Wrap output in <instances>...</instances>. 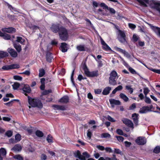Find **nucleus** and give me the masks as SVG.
Segmentation results:
<instances>
[{"label":"nucleus","instance_id":"423d86ee","mask_svg":"<svg viewBox=\"0 0 160 160\" xmlns=\"http://www.w3.org/2000/svg\"><path fill=\"white\" fill-rule=\"evenodd\" d=\"M135 142L139 145H143L145 144L147 140L145 137H139L135 140Z\"/></svg>","mask_w":160,"mask_h":160},{"label":"nucleus","instance_id":"338daca9","mask_svg":"<svg viewBox=\"0 0 160 160\" xmlns=\"http://www.w3.org/2000/svg\"><path fill=\"white\" fill-rule=\"evenodd\" d=\"M129 28L132 29H134L136 28V25L132 23H129L128 24Z\"/></svg>","mask_w":160,"mask_h":160},{"label":"nucleus","instance_id":"3c124183","mask_svg":"<svg viewBox=\"0 0 160 160\" xmlns=\"http://www.w3.org/2000/svg\"><path fill=\"white\" fill-rule=\"evenodd\" d=\"M2 69L3 70H8L11 69L10 65L3 66Z\"/></svg>","mask_w":160,"mask_h":160},{"label":"nucleus","instance_id":"8fccbe9b","mask_svg":"<svg viewBox=\"0 0 160 160\" xmlns=\"http://www.w3.org/2000/svg\"><path fill=\"white\" fill-rule=\"evenodd\" d=\"M13 79L16 80L22 81V77L18 75H15L13 76Z\"/></svg>","mask_w":160,"mask_h":160},{"label":"nucleus","instance_id":"4c0bfd02","mask_svg":"<svg viewBox=\"0 0 160 160\" xmlns=\"http://www.w3.org/2000/svg\"><path fill=\"white\" fill-rule=\"evenodd\" d=\"M139 38L138 35L136 34H134L132 37V40L133 42H136L138 40Z\"/></svg>","mask_w":160,"mask_h":160},{"label":"nucleus","instance_id":"09e8293b","mask_svg":"<svg viewBox=\"0 0 160 160\" xmlns=\"http://www.w3.org/2000/svg\"><path fill=\"white\" fill-rule=\"evenodd\" d=\"M101 136L102 138H109L111 137L110 135L108 133H103L101 134Z\"/></svg>","mask_w":160,"mask_h":160},{"label":"nucleus","instance_id":"a19ab883","mask_svg":"<svg viewBox=\"0 0 160 160\" xmlns=\"http://www.w3.org/2000/svg\"><path fill=\"white\" fill-rule=\"evenodd\" d=\"M15 139L17 142L20 141L21 139V136L19 134H17L15 136Z\"/></svg>","mask_w":160,"mask_h":160},{"label":"nucleus","instance_id":"a18cd8bd","mask_svg":"<svg viewBox=\"0 0 160 160\" xmlns=\"http://www.w3.org/2000/svg\"><path fill=\"white\" fill-rule=\"evenodd\" d=\"M52 92V91L51 89L45 90L42 92V94L43 95H47L49 93H51Z\"/></svg>","mask_w":160,"mask_h":160},{"label":"nucleus","instance_id":"603ef678","mask_svg":"<svg viewBox=\"0 0 160 160\" xmlns=\"http://www.w3.org/2000/svg\"><path fill=\"white\" fill-rule=\"evenodd\" d=\"M149 69L154 72L160 74V69H156L152 68H149Z\"/></svg>","mask_w":160,"mask_h":160},{"label":"nucleus","instance_id":"4d7b16f0","mask_svg":"<svg viewBox=\"0 0 160 160\" xmlns=\"http://www.w3.org/2000/svg\"><path fill=\"white\" fill-rule=\"evenodd\" d=\"M5 134L8 137H10L12 135V132L11 131L9 130L6 132Z\"/></svg>","mask_w":160,"mask_h":160},{"label":"nucleus","instance_id":"13d9d810","mask_svg":"<svg viewBox=\"0 0 160 160\" xmlns=\"http://www.w3.org/2000/svg\"><path fill=\"white\" fill-rule=\"evenodd\" d=\"M83 70L84 73L85 74H86V72H87V71H89L88 68H87V67L86 64L84 63L83 66Z\"/></svg>","mask_w":160,"mask_h":160},{"label":"nucleus","instance_id":"2eb2a0df","mask_svg":"<svg viewBox=\"0 0 160 160\" xmlns=\"http://www.w3.org/2000/svg\"><path fill=\"white\" fill-rule=\"evenodd\" d=\"M138 116V114L136 113H134L132 114V119L133 120L134 123L136 126L138 125L139 119Z\"/></svg>","mask_w":160,"mask_h":160},{"label":"nucleus","instance_id":"ddd939ff","mask_svg":"<svg viewBox=\"0 0 160 160\" xmlns=\"http://www.w3.org/2000/svg\"><path fill=\"white\" fill-rule=\"evenodd\" d=\"M7 50L12 57L16 58L17 56L18 53L14 49L8 48Z\"/></svg>","mask_w":160,"mask_h":160},{"label":"nucleus","instance_id":"1a4fd4ad","mask_svg":"<svg viewBox=\"0 0 160 160\" xmlns=\"http://www.w3.org/2000/svg\"><path fill=\"white\" fill-rule=\"evenodd\" d=\"M59 24H53L50 27L51 30L54 33L59 32L60 31V27Z\"/></svg>","mask_w":160,"mask_h":160},{"label":"nucleus","instance_id":"58836bf2","mask_svg":"<svg viewBox=\"0 0 160 160\" xmlns=\"http://www.w3.org/2000/svg\"><path fill=\"white\" fill-rule=\"evenodd\" d=\"M39 76L41 77L44 76L45 74V70L43 68H42L39 70Z\"/></svg>","mask_w":160,"mask_h":160},{"label":"nucleus","instance_id":"a211bd4d","mask_svg":"<svg viewBox=\"0 0 160 160\" xmlns=\"http://www.w3.org/2000/svg\"><path fill=\"white\" fill-rule=\"evenodd\" d=\"M149 0H137V2H139L141 6L145 7H147L146 3H148Z\"/></svg>","mask_w":160,"mask_h":160},{"label":"nucleus","instance_id":"052dcab7","mask_svg":"<svg viewBox=\"0 0 160 160\" xmlns=\"http://www.w3.org/2000/svg\"><path fill=\"white\" fill-rule=\"evenodd\" d=\"M136 108V104L135 103H133L129 107V109L130 110H133L135 109Z\"/></svg>","mask_w":160,"mask_h":160},{"label":"nucleus","instance_id":"774afa93","mask_svg":"<svg viewBox=\"0 0 160 160\" xmlns=\"http://www.w3.org/2000/svg\"><path fill=\"white\" fill-rule=\"evenodd\" d=\"M40 158L41 160H45L47 159V156L45 154H42Z\"/></svg>","mask_w":160,"mask_h":160},{"label":"nucleus","instance_id":"680f3d73","mask_svg":"<svg viewBox=\"0 0 160 160\" xmlns=\"http://www.w3.org/2000/svg\"><path fill=\"white\" fill-rule=\"evenodd\" d=\"M115 137L119 142H122L124 140V138L121 136H116Z\"/></svg>","mask_w":160,"mask_h":160},{"label":"nucleus","instance_id":"69168bd1","mask_svg":"<svg viewBox=\"0 0 160 160\" xmlns=\"http://www.w3.org/2000/svg\"><path fill=\"white\" fill-rule=\"evenodd\" d=\"M107 119L109 121H110L112 122H115V120L113 118H112L109 115H108V116Z\"/></svg>","mask_w":160,"mask_h":160},{"label":"nucleus","instance_id":"e2e57ef3","mask_svg":"<svg viewBox=\"0 0 160 160\" xmlns=\"http://www.w3.org/2000/svg\"><path fill=\"white\" fill-rule=\"evenodd\" d=\"M5 5H7V6L8 7V8H9L10 10H14V8L13 7L12 5L9 4L8 2H5Z\"/></svg>","mask_w":160,"mask_h":160},{"label":"nucleus","instance_id":"864d4df0","mask_svg":"<svg viewBox=\"0 0 160 160\" xmlns=\"http://www.w3.org/2000/svg\"><path fill=\"white\" fill-rule=\"evenodd\" d=\"M145 102L148 104H150L151 103V100L150 98L145 96V99L144 100Z\"/></svg>","mask_w":160,"mask_h":160},{"label":"nucleus","instance_id":"f257e3e1","mask_svg":"<svg viewBox=\"0 0 160 160\" xmlns=\"http://www.w3.org/2000/svg\"><path fill=\"white\" fill-rule=\"evenodd\" d=\"M28 98L29 104L32 107L42 108L43 107L41 100L38 98H32L29 96H28Z\"/></svg>","mask_w":160,"mask_h":160},{"label":"nucleus","instance_id":"7c9ffc66","mask_svg":"<svg viewBox=\"0 0 160 160\" xmlns=\"http://www.w3.org/2000/svg\"><path fill=\"white\" fill-rule=\"evenodd\" d=\"M8 52L2 51H0V58H5L8 56Z\"/></svg>","mask_w":160,"mask_h":160},{"label":"nucleus","instance_id":"5fc2aeb1","mask_svg":"<svg viewBox=\"0 0 160 160\" xmlns=\"http://www.w3.org/2000/svg\"><path fill=\"white\" fill-rule=\"evenodd\" d=\"M126 89L128 90L130 93H132L133 92V89L131 87V86H126Z\"/></svg>","mask_w":160,"mask_h":160},{"label":"nucleus","instance_id":"bb28decb","mask_svg":"<svg viewBox=\"0 0 160 160\" xmlns=\"http://www.w3.org/2000/svg\"><path fill=\"white\" fill-rule=\"evenodd\" d=\"M111 89V88L109 87H106L103 90L102 94L103 95H107L108 94Z\"/></svg>","mask_w":160,"mask_h":160},{"label":"nucleus","instance_id":"7ed1b4c3","mask_svg":"<svg viewBox=\"0 0 160 160\" xmlns=\"http://www.w3.org/2000/svg\"><path fill=\"white\" fill-rule=\"evenodd\" d=\"M118 78L117 72L115 70H112L110 74V77L109 78V84L112 86L116 85L117 80Z\"/></svg>","mask_w":160,"mask_h":160},{"label":"nucleus","instance_id":"20e7f679","mask_svg":"<svg viewBox=\"0 0 160 160\" xmlns=\"http://www.w3.org/2000/svg\"><path fill=\"white\" fill-rule=\"evenodd\" d=\"M60 38L63 41H66L68 37L67 30L63 26L60 27V31L58 32Z\"/></svg>","mask_w":160,"mask_h":160},{"label":"nucleus","instance_id":"c03bdc74","mask_svg":"<svg viewBox=\"0 0 160 160\" xmlns=\"http://www.w3.org/2000/svg\"><path fill=\"white\" fill-rule=\"evenodd\" d=\"M29 27L31 29H32L33 30H37L39 28V27L32 24H31Z\"/></svg>","mask_w":160,"mask_h":160},{"label":"nucleus","instance_id":"b1692460","mask_svg":"<svg viewBox=\"0 0 160 160\" xmlns=\"http://www.w3.org/2000/svg\"><path fill=\"white\" fill-rule=\"evenodd\" d=\"M109 101L111 105H120L121 104L119 101L114 99H109Z\"/></svg>","mask_w":160,"mask_h":160},{"label":"nucleus","instance_id":"f3484780","mask_svg":"<svg viewBox=\"0 0 160 160\" xmlns=\"http://www.w3.org/2000/svg\"><path fill=\"white\" fill-rule=\"evenodd\" d=\"M46 58L47 62H52V59L53 58L52 53L49 51H47Z\"/></svg>","mask_w":160,"mask_h":160},{"label":"nucleus","instance_id":"f8f14e48","mask_svg":"<svg viewBox=\"0 0 160 160\" xmlns=\"http://www.w3.org/2000/svg\"><path fill=\"white\" fill-rule=\"evenodd\" d=\"M149 25L150 28L156 33L158 34L160 37V28L154 26L151 24H149Z\"/></svg>","mask_w":160,"mask_h":160},{"label":"nucleus","instance_id":"6ab92c4d","mask_svg":"<svg viewBox=\"0 0 160 160\" xmlns=\"http://www.w3.org/2000/svg\"><path fill=\"white\" fill-rule=\"evenodd\" d=\"M148 106H143L140 108L139 112L140 113H146L149 112Z\"/></svg>","mask_w":160,"mask_h":160},{"label":"nucleus","instance_id":"bf43d9fd","mask_svg":"<svg viewBox=\"0 0 160 160\" xmlns=\"http://www.w3.org/2000/svg\"><path fill=\"white\" fill-rule=\"evenodd\" d=\"M116 132L117 134H118L119 135H123V131L121 129H118L116 130Z\"/></svg>","mask_w":160,"mask_h":160},{"label":"nucleus","instance_id":"c85d7f7f","mask_svg":"<svg viewBox=\"0 0 160 160\" xmlns=\"http://www.w3.org/2000/svg\"><path fill=\"white\" fill-rule=\"evenodd\" d=\"M1 37H3V38L5 40H10L11 38V35L9 34L3 33L2 32V34L1 35Z\"/></svg>","mask_w":160,"mask_h":160},{"label":"nucleus","instance_id":"6e6d98bb","mask_svg":"<svg viewBox=\"0 0 160 160\" xmlns=\"http://www.w3.org/2000/svg\"><path fill=\"white\" fill-rule=\"evenodd\" d=\"M145 45V43L144 41H139L138 42V44L137 45V47H143Z\"/></svg>","mask_w":160,"mask_h":160},{"label":"nucleus","instance_id":"a878e982","mask_svg":"<svg viewBox=\"0 0 160 160\" xmlns=\"http://www.w3.org/2000/svg\"><path fill=\"white\" fill-rule=\"evenodd\" d=\"M45 79L44 78H43L41 79L40 82L41 84L40 86V88L41 90H44L45 88Z\"/></svg>","mask_w":160,"mask_h":160},{"label":"nucleus","instance_id":"412c9836","mask_svg":"<svg viewBox=\"0 0 160 160\" xmlns=\"http://www.w3.org/2000/svg\"><path fill=\"white\" fill-rule=\"evenodd\" d=\"M4 31L9 33H12L16 32V29L14 28L11 27L5 28Z\"/></svg>","mask_w":160,"mask_h":160},{"label":"nucleus","instance_id":"cd10ccee","mask_svg":"<svg viewBox=\"0 0 160 160\" xmlns=\"http://www.w3.org/2000/svg\"><path fill=\"white\" fill-rule=\"evenodd\" d=\"M16 42L20 43L21 44L24 45L25 42V40L21 37H17Z\"/></svg>","mask_w":160,"mask_h":160},{"label":"nucleus","instance_id":"5701e85b","mask_svg":"<svg viewBox=\"0 0 160 160\" xmlns=\"http://www.w3.org/2000/svg\"><path fill=\"white\" fill-rule=\"evenodd\" d=\"M22 149L21 146L19 144H16L12 149V150L14 151H20Z\"/></svg>","mask_w":160,"mask_h":160},{"label":"nucleus","instance_id":"c9c22d12","mask_svg":"<svg viewBox=\"0 0 160 160\" xmlns=\"http://www.w3.org/2000/svg\"><path fill=\"white\" fill-rule=\"evenodd\" d=\"M0 153L2 156H4L6 155L7 152L5 149L3 148L0 149Z\"/></svg>","mask_w":160,"mask_h":160},{"label":"nucleus","instance_id":"de8ad7c7","mask_svg":"<svg viewBox=\"0 0 160 160\" xmlns=\"http://www.w3.org/2000/svg\"><path fill=\"white\" fill-rule=\"evenodd\" d=\"M102 48L104 50L107 51L110 50L111 49L110 48L107 44H106L105 46H103Z\"/></svg>","mask_w":160,"mask_h":160},{"label":"nucleus","instance_id":"49530a36","mask_svg":"<svg viewBox=\"0 0 160 160\" xmlns=\"http://www.w3.org/2000/svg\"><path fill=\"white\" fill-rule=\"evenodd\" d=\"M20 84L18 83H14L12 85L13 88L14 90H16L20 87Z\"/></svg>","mask_w":160,"mask_h":160},{"label":"nucleus","instance_id":"79ce46f5","mask_svg":"<svg viewBox=\"0 0 160 160\" xmlns=\"http://www.w3.org/2000/svg\"><path fill=\"white\" fill-rule=\"evenodd\" d=\"M11 69L18 68H20L19 65L18 64H14L10 65Z\"/></svg>","mask_w":160,"mask_h":160},{"label":"nucleus","instance_id":"f704fd0d","mask_svg":"<svg viewBox=\"0 0 160 160\" xmlns=\"http://www.w3.org/2000/svg\"><path fill=\"white\" fill-rule=\"evenodd\" d=\"M120 97L123 99L125 102H127L128 100V98L124 94L121 93L120 94Z\"/></svg>","mask_w":160,"mask_h":160},{"label":"nucleus","instance_id":"2f4dec72","mask_svg":"<svg viewBox=\"0 0 160 160\" xmlns=\"http://www.w3.org/2000/svg\"><path fill=\"white\" fill-rule=\"evenodd\" d=\"M74 154L75 157H77L80 159L81 160L82 155L81 154V152L79 150H78L75 152L74 153Z\"/></svg>","mask_w":160,"mask_h":160},{"label":"nucleus","instance_id":"72a5a7b5","mask_svg":"<svg viewBox=\"0 0 160 160\" xmlns=\"http://www.w3.org/2000/svg\"><path fill=\"white\" fill-rule=\"evenodd\" d=\"M14 159L17 160H23L24 158L21 155L17 154L13 156Z\"/></svg>","mask_w":160,"mask_h":160},{"label":"nucleus","instance_id":"6e6552de","mask_svg":"<svg viewBox=\"0 0 160 160\" xmlns=\"http://www.w3.org/2000/svg\"><path fill=\"white\" fill-rule=\"evenodd\" d=\"M152 2L153 4H151L150 5V8L152 9L156 10L160 14V2H155L153 1H152Z\"/></svg>","mask_w":160,"mask_h":160},{"label":"nucleus","instance_id":"0eeeda50","mask_svg":"<svg viewBox=\"0 0 160 160\" xmlns=\"http://www.w3.org/2000/svg\"><path fill=\"white\" fill-rule=\"evenodd\" d=\"M86 72V75L88 77H97L99 75L98 71V70L92 72L88 71Z\"/></svg>","mask_w":160,"mask_h":160},{"label":"nucleus","instance_id":"f03ea898","mask_svg":"<svg viewBox=\"0 0 160 160\" xmlns=\"http://www.w3.org/2000/svg\"><path fill=\"white\" fill-rule=\"evenodd\" d=\"M126 32L124 31L118 29L116 32L117 39L121 43L127 42Z\"/></svg>","mask_w":160,"mask_h":160},{"label":"nucleus","instance_id":"dca6fc26","mask_svg":"<svg viewBox=\"0 0 160 160\" xmlns=\"http://www.w3.org/2000/svg\"><path fill=\"white\" fill-rule=\"evenodd\" d=\"M69 98L68 96L65 95L61 98L58 102L62 103H67L69 102Z\"/></svg>","mask_w":160,"mask_h":160},{"label":"nucleus","instance_id":"4468645a","mask_svg":"<svg viewBox=\"0 0 160 160\" xmlns=\"http://www.w3.org/2000/svg\"><path fill=\"white\" fill-rule=\"evenodd\" d=\"M60 50L63 52H66L68 50V45L65 42H62L60 47Z\"/></svg>","mask_w":160,"mask_h":160},{"label":"nucleus","instance_id":"0e129e2a","mask_svg":"<svg viewBox=\"0 0 160 160\" xmlns=\"http://www.w3.org/2000/svg\"><path fill=\"white\" fill-rule=\"evenodd\" d=\"M150 90L148 89V88H145L143 90V92L145 95V96L147 95L148 94V93L149 92Z\"/></svg>","mask_w":160,"mask_h":160},{"label":"nucleus","instance_id":"aec40b11","mask_svg":"<svg viewBox=\"0 0 160 160\" xmlns=\"http://www.w3.org/2000/svg\"><path fill=\"white\" fill-rule=\"evenodd\" d=\"M13 46L18 52H20L21 51V46L19 43L14 42L13 43Z\"/></svg>","mask_w":160,"mask_h":160},{"label":"nucleus","instance_id":"39448f33","mask_svg":"<svg viewBox=\"0 0 160 160\" xmlns=\"http://www.w3.org/2000/svg\"><path fill=\"white\" fill-rule=\"evenodd\" d=\"M22 89L23 91L22 93L27 97L28 96V94L30 93L31 91L30 86L27 84H24L22 86Z\"/></svg>","mask_w":160,"mask_h":160},{"label":"nucleus","instance_id":"9d476101","mask_svg":"<svg viewBox=\"0 0 160 160\" xmlns=\"http://www.w3.org/2000/svg\"><path fill=\"white\" fill-rule=\"evenodd\" d=\"M123 123L129 127L133 128V124L132 121L128 119L123 118L122 119Z\"/></svg>","mask_w":160,"mask_h":160},{"label":"nucleus","instance_id":"393cba45","mask_svg":"<svg viewBox=\"0 0 160 160\" xmlns=\"http://www.w3.org/2000/svg\"><path fill=\"white\" fill-rule=\"evenodd\" d=\"M90 157V155L87 152L82 153V155L81 160H86V158H88Z\"/></svg>","mask_w":160,"mask_h":160},{"label":"nucleus","instance_id":"ea45409f","mask_svg":"<svg viewBox=\"0 0 160 160\" xmlns=\"http://www.w3.org/2000/svg\"><path fill=\"white\" fill-rule=\"evenodd\" d=\"M52 138H52V136L51 135L49 134L48 135V136L46 140L48 142L52 143L53 142Z\"/></svg>","mask_w":160,"mask_h":160},{"label":"nucleus","instance_id":"473e14b6","mask_svg":"<svg viewBox=\"0 0 160 160\" xmlns=\"http://www.w3.org/2000/svg\"><path fill=\"white\" fill-rule=\"evenodd\" d=\"M35 134L37 136L40 138L42 137L44 135L42 132L39 130H37L36 131Z\"/></svg>","mask_w":160,"mask_h":160},{"label":"nucleus","instance_id":"e433bc0d","mask_svg":"<svg viewBox=\"0 0 160 160\" xmlns=\"http://www.w3.org/2000/svg\"><path fill=\"white\" fill-rule=\"evenodd\" d=\"M153 152L154 153L156 154L160 152V146H156L153 149Z\"/></svg>","mask_w":160,"mask_h":160},{"label":"nucleus","instance_id":"9b49d317","mask_svg":"<svg viewBox=\"0 0 160 160\" xmlns=\"http://www.w3.org/2000/svg\"><path fill=\"white\" fill-rule=\"evenodd\" d=\"M116 50L117 51L124 54V55L128 58H129L131 57L130 55L128 52L120 48L117 47L116 48Z\"/></svg>","mask_w":160,"mask_h":160},{"label":"nucleus","instance_id":"4be33fe9","mask_svg":"<svg viewBox=\"0 0 160 160\" xmlns=\"http://www.w3.org/2000/svg\"><path fill=\"white\" fill-rule=\"evenodd\" d=\"M52 107L54 108L55 109L61 110H65L66 109L64 106L59 105H53Z\"/></svg>","mask_w":160,"mask_h":160},{"label":"nucleus","instance_id":"37998d69","mask_svg":"<svg viewBox=\"0 0 160 160\" xmlns=\"http://www.w3.org/2000/svg\"><path fill=\"white\" fill-rule=\"evenodd\" d=\"M74 70H75V69H74L73 70L72 72V74L71 75V82H72L73 85L74 86L75 85V82L74 81V78H73Z\"/></svg>","mask_w":160,"mask_h":160},{"label":"nucleus","instance_id":"c756f323","mask_svg":"<svg viewBox=\"0 0 160 160\" xmlns=\"http://www.w3.org/2000/svg\"><path fill=\"white\" fill-rule=\"evenodd\" d=\"M76 49L80 52L84 51L85 50L84 46L81 45H78L76 47Z\"/></svg>","mask_w":160,"mask_h":160}]
</instances>
